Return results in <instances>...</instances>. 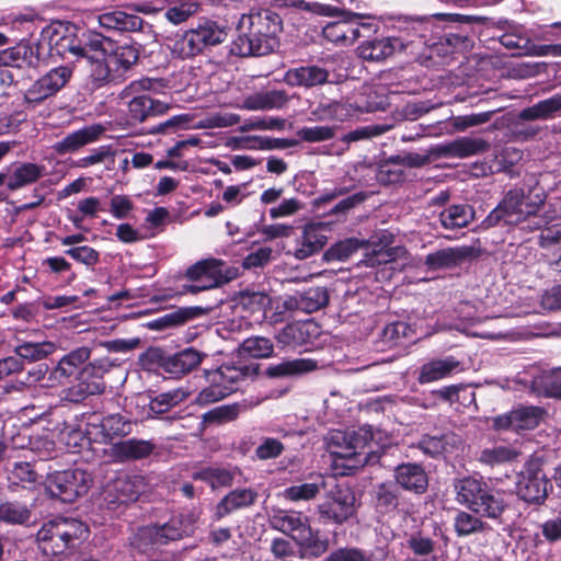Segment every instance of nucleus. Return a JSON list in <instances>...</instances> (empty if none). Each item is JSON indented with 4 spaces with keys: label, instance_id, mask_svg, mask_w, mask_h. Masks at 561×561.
I'll use <instances>...</instances> for the list:
<instances>
[{
    "label": "nucleus",
    "instance_id": "1",
    "mask_svg": "<svg viewBox=\"0 0 561 561\" xmlns=\"http://www.w3.org/2000/svg\"><path fill=\"white\" fill-rule=\"evenodd\" d=\"M92 55L89 56V79L93 88L103 87L122 78L138 60V49L131 44H115L111 39L94 34L92 38Z\"/></svg>",
    "mask_w": 561,
    "mask_h": 561
},
{
    "label": "nucleus",
    "instance_id": "2",
    "mask_svg": "<svg viewBox=\"0 0 561 561\" xmlns=\"http://www.w3.org/2000/svg\"><path fill=\"white\" fill-rule=\"evenodd\" d=\"M542 199L533 201L523 188H512L505 193L497 206L483 219L481 227L490 229L500 225L515 226L527 222L526 229L533 231L547 225L551 218L538 215Z\"/></svg>",
    "mask_w": 561,
    "mask_h": 561
},
{
    "label": "nucleus",
    "instance_id": "3",
    "mask_svg": "<svg viewBox=\"0 0 561 561\" xmlns=\"http://www.w3.org/2000/svg\"><path fill=\"white\" fill-rule=\"evenodd\" d=\"M88 533L87 525L79 519L56 517L43 524L37 541L45 554L66 556L77 549Z\"/></svg>",
    "mask_w": 561,
    "mask_h": 561
},
{
    "label": "nucleus",
    "instance_id": "4",
    "mask_svg": "<svg viewBox=\"0 0 561 561\" xmlns=\"http://www.w3.org/2000/svg\"><path fill=\"white\" fill-rule=\"evenodd\" d=\"M94 34H85L79 37V28L70 22L55 21L42 32V39L47 42L50 53L62 58L72 57L75 61L83 64L89 70L92 55V38Z\"/></svg>",
    "mask_w": 561,
    "mask_h": 561
},
{
    "label": "nucleus",
    "instance_id": "5",
    "mask_svg": "<svg viewBox=\"0 0 561 561\" xmlns=\"http://www.w3.org/2000/svg\"><path fill=\"white\" fill-rule=\"evenodd\" d=\"M270 523L274 529L289 534L306 554L319 557L328 550V540L321 539L319 533L312 530L308 517L301 512L273 510Z\"/></svg>",
    "mask_w": 561,
    "mask_h": 561
},
{
    "label": "nucleus",
    "instance_id": "6",
    "mask_svg": "<svg viewBox=\"0 0 561 561\" xmlns=\"http://www.w3.org/2000/svg\"><path fill=\"white\" fill-rule=\"evenodd\" d=\"M199 519V513L195 510L172 516L162 525H149L138 529L135 545L146 548L149 545H167L193 534Z\"/></svg>",
    "mask_w": 561,
    "mask_h": 561
},
{
    "label": "nucleus",
    "instance_id": "7",
    "mask_svg": "<svg viewBox=\"0 0 561 561\" xmlns=\"http://www.w3.org/2000/svg\"><path fill=\"white\" fill-rule=\"evenodd\" d=\"M373 428L367 425L351 432L333 430L329 432L325 440L331 455L337 458L352 459L373 453ZM364 462H367V456H364Z\"/></svg>",
    "mask_w": 561,
    "mask_h": 561
},
{
    "label": "nucleus",
    "instance_id": "8",
    "mask_svg": "<svg viewBox=\"0 0 561 561\" xmlns=\"http://www.w3.org/2000/svg\"><path fill=\"white\" fill-rule=\"evenodd\" d=\"M91 484V473L78 468L54 472L46 480V489L50 496L65 503H72L87 494Z\"/></svg>",
    "mask_w": 561,
    "mask_h": 561
},
{
    "label": "nucleus",
    "instance_id": "9",
    "mask_svg": "<svg viewBox=\"0 0 561 561\" xmlns=\"http://www.w3.org/2000/svg\"><path fill=\"white\" fill-rule=\"evenodd\" d=\"M549 481L538 459H529L516 481L517 495L527 503H541L548 495Z\"/></svg>",
    "mask_w": 561,
    "mask_h": 561
},
{
    "label": "nucleus",
    "instance_id": "10",
    "mask_svg": "<svg viewBox=\"0 0 561 561\" xmlns=\"http://www.w3.org/2000/svg\"><path fill=\"white\" fill-rule=\"evenodd\" d=\"M222 262L216 259L202 260L186 271V278L191 282L182 285L181 294H197L215 288L221 279Z\"/></svg>",
    "mask_w": 561,
    "mask_h": 561
},
{
    "label": "nucleus",
    "instance_id": "11",
    "mask_svg": "<svg viewBox=\"0 0 561 561\" xmlns=\"http://www.w3.org/2000/svg\"><path fill=\"white\" fill-rule=\"evenodd\" d=\"M72 71L68 67H57L34 81L24 93L28 105L36 106L46 99L55 95L70 80Z\"/></svg>",
    "mask_w": 561,
    "mask_h": 561
},
{
    "label": "nucleus",
    "instance_id": "12",
    "mask_svg": "<svg viewBox=\"0 0 561 561\" xmlns=\"http://www.w3.org/2000/svg\"><path fill=\"white\" fill-rule=\"evenodd\" d=\"M317 510L323 523L341 525L355 513V496L351 491L337 488L325 496Z\"/></svg>",
    "mask_w": 561,
    "mask_h": 561
},
{
    "label": "nucleus",
    "instance_id": "13",
    "mask_svg": "<svg viewBox=\"0 0 561 561\" xmlns=\"http://www.w3.org/2000/svg\"><path fill=\"white\" fill-rule=\"evenodd\" d=\"M90 356L91 350L85 346L78 347L65 355L49 374L50 386H67L79 377L82 378L89 369H83L82 366Z\"/></svg>",
    "mask_w": 561,
    "mask_h": 561
},
{
    "label": "nucleus",
    "instance_id": "14",
    "mask_svg": "<svg viewBox=\"0 0 561 561\" xmlns=\"http://www.w3.org/2000/svg\"><path fill=\"white\" fill-rule=\"evenodd\" d=\"M545 411L539 407H518L508 413L493 419V427L497 431L512 430L519 432L533 430L543 420Z\"/></svg>",
    "mask_w": 561,
    "mask_h": 561
},
{
    "label": "nucleus",
    "instance_id": "15",
    "mask_svg": "<svg viewBox=\"0 0 561 561\" xmlns=\"http://www.w3.org/2000/svg\"><path fill=\"white\" fill-rule=\"evenodd\" d=\"M358 18V14L347 12L343 19L328 23L322 30L324 38L344 46L352 45L359 37V27L365 26L357 22Z\"/></svg>",
    "mask_w": 561,
    "mask_h": 561
},
{
    "label": "nucleus",
    "instance_id": "16",
    "mask_svg": "<svg viewBox=\"0 0 561 561\" xmlns=\"http://www.w3.org/2000/svg\"><path fill=\"white\" fill-rule=\"evenodd\" d=\"M489 147V144L482 138L460 137L453 141L437 145L434 151L440 157L461 159L483 153Z\"/></svg>",
    "mask_w": 561,
    "mask_h": 561
},
{
    "label": "nucleus",
    "instance_id": "17",
    "mask_svg": "<svg viewBox=\"0 0 561 561\" xmlns=\"http://www.w3.org/2000/svg\"><path fill=\"white\" fill-rule=\"evenodd\" d=\"M256 499L257 492L251 488L234 489L218 502L213 518L219 522L236 511L251 506Z\"/></svg>",
    "mask_w": 561,
    "mask_h": 561
},
{
    "label": "nucleus",
    "instance_id": "18",
    "mask_svg": "<svg viewBox=\"0 0 561 561\" xmlns=\"http://www.w3.org/2000/svg\"><path fill=\"white\" fill-rule=\"evenodd\" d=\"M289 98L284 91H262L245 96L241 102H234L231 106L247 111H270L284 107Z\"/></svg>",
    "mask_w": 561,
    "mask_h": 561
},
{
    "label": "nucleus",
    "instance_id": "19",
    "mask_svg": "<svg viewBox=\"0 0 561 561\" xmlns=\"http://www.w3.org/2000/svg\"><path fill=\"white\" fill-rule=\"evenodd\" d=\"M404 47L403 41L399 37H381L362 43L357 51L358 56L365 60L380 61L401 51Z\"/></svg>",
    "mask_w": 561,
    "mask_h": 561
},
{
    "label": "nucleus",
    "instance_id": "20",
    "mask_svg": "<svg viewBox=\"0 0 561 561\" xmlns=\"http://www.w3.org/2000/svg\"><path fill=\"white\" fill-rule=\"evenodd\" d=\"M396 482L404 490L422 494L428 485V478L422 466L407 462L399 465L394 470Z\"/></svg>",
    "mask_w": 561,
    "mask_h": 561
},
{
    "label": "nucleus",
    "instance_id": "21",
    "mask_svg": "<svg viewBox=\"0 0 561 561\" xmlns=\"http://www.w3.org/2000/svg\"><path fill=\"white\" fill-rule=\"evenodd\" d=\"M104 128L101 125H91L68 134L53 145L58 154L75 152L81 147L99 139Z\"/></svg>",
    "mask_w": 561,
    "mask_h": 561
},
{
    "label": "nucleus",
    "instance_id": "22",
    "mask_svg": "<svg viewBox=\"0 0 561 561\" xmlns=\"http://www.w3.org/2000/svg\"><path fill=\"white\" fill-rule=\"evenodd\" d=\"M279 16L271 11L243 15L240 20V31L251 30L254 35L274 37L282 30Z\"/></svg>",
    "mask_w": 561,
    "mask_h": 561
},
{
    "label": "nucleus",
    "instance_id": "23",
    "mask_svg": "<svg viewBox=\"0 0 561 561\" xmlns=\"http://www.w3.org/2000/svg\"><path fill=\"white\" fill-rule=\"evenodd\" d=\"M272 305V298L263 291H244L239 298V309L242 318L253 323H262L266 318V310Z\"/></svg>",
    "mask_w": 561,
    "mask_h": 561
},
{
    "label": "nucleus",
    "instance_id": "24",
    "mask_svg": "<svg viewBox=\"0 0 561 561\" xmlns=\"http://www.w3.org/2000/svg\"><path fill=\"white\" fill-rule=\"evenodd\" d=\"M460 369V362L454 356L434 358L420 368L417 381L421 385L435 382L451 376Z\"/></svg>",
    "mask_w": 561,
    "mask_h": 561
},
{
    "label": "nucleus",
    "instance_id": "25",
    "mask_svg": "<svg viewBox=\"0 0 561 561\" xmlns=\"http://www.w3.org/2000/svg\"><path fill=\"white\" fill-rule=\"evenodd\" d=\"M170 105L148 95L134 96L128 102V114L130 119L142 123L150 117L161 116L168 113Z\"/></svg>",
    "mask_w": 561,
    "mask_h": 561
},
{
    "label": "nucleus",
    "instance_id": "26",
    "mask_svg": "<svg viewBox=\"0 0 561 561\" xmlns=\"http://www.w3.org/2000/svg\"><path fill=\"white\" fill-rule=\"evenodd\" d=\"M327 237L321 224L306 225L298 240L294 255L298 260H305L318 253L325 244Z\"/></svg>",
    "mask_w": 561,
    "mask_h": 561
},
{
    "label": "nucleus",
    "instance_id": "27",
    "mask_svg": "<svg viewBox=\"0 0 561 561\" xmlns=\"http://www.w3.org/2000/svg\"><path fill=\"white\" fill-rule=\"evenodd\" d=\"M489 485L482 478L465 477L457 479L454 483L457 503L471 511Z\"/></svg>",
    "mask_w": 561,
    "mask_h": 561
},
{
    "label": "nucleus",
    "instance_id": "28",
    "mask_svg": "<svg viewBox=\"0 0 561 561\" xmlns=\"http://www.w3.org/2000/svg\"><path fill=\"white\" fill-rule=\"evenodd\" d=\"M506 507L502 492L489 485L471 512L480 517L500 520Z\"/></svg>",
    "mask_w": 561,
    "mask_h": 561
},
{
    "label": "nucleus",
    "instance_id": "29",
    "mask_svg": "<svg viewBox=\"0 0 561 561\" xmlns=\"http://www.w3.org/2000/svg\"><path fill=\"white\" fill-rule=\"evenodd\" d=\"M317 334V325L311 321L293 322L284 327L276 335V341L283 346L306 344Z\"/></svg>",
    "mask_w": 561,
    "mask_h": 561
},
{
    "label": "nucleus",
    "instance_id": "30",
    "mask_svg": "<svg viewBox=\"0 0 561 561\" xmlns=\"http://www.w3.org/2000/svg\"><path fill=\"white\" fill-rule=\"evenodd\" d=\"M206 355L193 347H187L163 359V369L173 375L181 376L196 368Z\"/></svg>",
    "mask_w": 561,
    "mask_h": 561
},
{
    "label": "nucleus",
    "instance_id": "31",
    "mask_svg": "<svg viewBox=\"0 0 561 561\" xmlns=\"http://www.w3.org/2000/svg\"><path fill=\"white\" fill-rule=\"evenodd\" d=\"M329 302V294L324 287H311L302 293L288 297V306L296 307L307 313H311L325 307Z\"/></svg>",
    "mask_w": 561,
    "mask_h": 561
},
{
    "label": "nucleus",
    "instance_id": "32",
    "mask_svg": "<svg viewBox=\"0 0 561 561\" xmlns=\"http://www.w3.org/2000/svg\"><path fill=\"white\" fill-rule=\"evenodd\" d=\"M101 27L108 31L136 32L142 27V19L135 14H128L124 11L104 12L98 16Z\"/></svg>",
    "mask_w": 561,
    "mask_h": 561
},
{
    "label": "nucleus",
    "instance_id": "33",
    "mask_svg": "<svg viewBox=\"0 0 561 561\" xmlns=\"http://www.w3.org/2000/svg\"><path fill=\"white\" fill-rule=\"evenodd\" d=\"M329 72L319 66L293 68L286 71L284 82L289 85L311 88L328 81Z\"/></svg>",
    "mask_w": 561,
    "mask_h": 561
},
{
    "label": "nucleus",
    "instance_id": "34",
    "mask_svg": "<svg viewBox=\"0 0 561 561\" xmlns=\"http://www.w3.org/2000/svg\"><path fill=\"white\" fill-rule=\"evenodd\" d=\"M353 114L352 107L343 102L327 100L320 102L309 113L311 122H344Z\"/></svg>",
    "mask_w": 561,
    "mask_h": 561
},
{
    "label": "nucleus",
    "instance_id": "35",
    "mask_svg": "<svg viewBox=\"0 0 561 561\" xmlns=\"http://www.w3.org/2000/svg\"><path fill=\"white\" fill-rule=\"evenodd\" d=\"M467 255L465 248L449 247L427 254L424 263L428 271L447 270L460 265Z\"/></svg>",
    "mask_w": 561,
    "mask_h": 561
},
{
    "label": "nucleus",
    "instance_id": "36",
    "mask_svg": "<svg viewBox=\"0 0 561 561\" xmlns=\"http://www.w3.org/2000/svg\"><path fill=\"white\" fill-rule=\"evenodd\" d=\"M153 447V444L149 440L131 438L113 444L111 455L117 461L142 459L152 453Z\"/></svg>",
    "mask_w": 561,
    "mask_h": 561
},
{
    "label": "nucleus",
    "instance_id": "37",
    "mask_svg": "<svg viewBox=\"0 0 561 561\" xmlns=\"http://www.w3.org/2000/svg\"><path fill=\"white\" fill-rule=\"evenodd\" d=\"M46 168L33 162L20 163L9 176L7 186L10 191H18L37 182L45 175Z\"/></svg>",
    "mask_w": 561,
    "mask_h": 561
},
{
    "label": "nucleus",
    "instance_id": "38",
    "mask_svg": "<svg viewBox=\"0 0 561 561\" xmlns=\"http://www.w3.org/2000/svg\"><path fill=\"white\" fill-rule=\"evenodd\" d=\"M241 31L236 46L238 47V54L242 56H262L266 55L271 50L270 37L263 35H254L251 30Z\"/></svg>",
    "mask_w": 561,
    "mask_h": 561
},
{
    "label": "nucleus",
    "instance_id": "39",
    "mask_svg": "<svg viewBox=\"0 0 561 561\" xmlns=\"http://www.w3.org/2000/svg\"><path fill=\"white\" fill-rule=\"evenodd\" d=\"M474 211L467 204L450 205L439 214V221L445 229H459L468 226Z\"/></svg>",
    "mask_w": 561,
    "mask_h": 561
},
{
    "label": "nucleus",
    "instance_id": "40",
    "mask_svg": "<svg viewBox=\"0 0 561 561\" xmlns=\"http://www.w3.org/2000/svg\"><path fill=\"white\" fill-rule=\"evenodd\" d=\"M317 368V362L310 358L286 359L278 364L270 365L267 375L271 377L298 376Z\"/></svg>",
    "mask_w": 561,
    "mask_h": 561
},
{
    "label": "nucleus",
    "instance_id": "41",
    "mask_svg": "<svg viewBox=\"0 0 561 561\" xmlns=\"http://www.w3.org/2000/svg\"><path fill=\"white\" fill-rule=\"evenodd\" d=\"M405 546L412 552L413 558H438L436 554L437 542L423 529L409 535L405 540Z\"/></svg>",
    "mask_w": 561,
    "mask_h": 561
},
{
    "label": "nucleus",
    "instance_id": "42",
    "mask_svg": "<svg viewBox=\"0 0 561 561\" xmlns=\"http://www.w3.org/2000/svg\"><path fill=\"white\" fill-rule=\"evenodd\" d=\"M190 394L191 391L178 388L156 396L148 404V416L153 417L168 412L170 409L184 401Z\"/></svg>",
    "mask_w": 561,
    "mask_h": 561
},
{
    "label": "nucleus",
    "instance_id": "43",
    "mask_svg": "<svg viewBox=\"0 0 561 561\" xmlns=\"http://www.w3.org/2000/svg\"><path fill=\"white\" fill-rule=\"evenodd\" d=\"M168 46L174 56L182 59L196 56L203 51L193 28L183 33H176L169 39Z\"/></svg>",
    "mask_w": 561,
    "mask_h": 561
},
{
    "label": "nucleus",
    "instance_id": "44",
    "mask_svg": "<svg viewBox=\"0 0 561 561\" xmlns=\"http://www.w3.org/2000/svg\"><path fill=\"white\" fill-rule=\"evenodd\" d=\"M561 111V93L539 101L533 106L524 108L519 113V118L524 121L548 119Z\"/></svg>",
    "mask_w": 561,
    "mask_h": 561
},
{
    "label": "nucleus",
    "instance_id": "45",
    "mask_svg": "<svg viewBox=\"0 0 561 561\" xmlns=\"http://www.w3.org/2000/svg\"><path fill=\"white\" fill-rule=\"evenodd\" d=\"M107 496H113L108 500L111 503L126 504L137 499L139 491L136 489L135 483L127 476H119L113 480L107 486Z\"/></svg>",
    "mask_w": 561,
    "mask_h": 561
},
{
    "label": "nucleus",
    "instance_id": "46",
    "mask_svg": "<svg viewBox=\"0 0 561 561\" xmlns=\"http://www.w3.org/2000/svg\"><path fill=\"white\" fill-rule=\"evenodd\" d=\"M520 451L512 446L497 445L481 450L479 461L490 467L501 466L515 461Z\"/></svg>",
    "mask_w": 561,
    "mask_h": 561
},
{
    "label": "nucleus",
    "instance_id": "47",
    "mask_svg": "<svg viewBox=\"0 0 561 561\" xmlns=\"http://www.w3.org/2000/svg\"><path fill=\"white\" fill-rule=\"evenodd\" d=\"M103 440L114 437L126 436L131 432V423L128 419L121 414H110L100 423Z\"/></svg>",
    "mask_w": 561,
    "mask_h": 561
},
{
    "label": "nucleus",
    "instance_id": "48",
    "mask_svg": "<svg viewBox=\"0 0 561 561\" xmlns=\"http://www.w3.org/2000/svg\"><path fill=\"white\" fill-rule=\"evenodd\" d=\"M325 486L324 478L319 476L313 482L288 486L284 490L285 499L289 501H310Z\"/></svg>",
    "mask_w": 561,
    "mask_h": 561
},
{
    "label": "nucleus",
    "instance_id": "49",
    "mask_svg": "<svg viewBox=\"0 0 561 561\" xmlns=\"http://www.w3.org/2000/svg\"><path fill=\"white\" fill-rule=\"evenodd\" d=\"M34 49L28 43H20L14 47L4 49L1 53V61L13 68H22L33 62Z\"/></svg>",
    "mask_w": 561,
    "mask_h": 561
},
{
    "label": "nucleus",
    "instance_id": "50",
    "mask_svg": "<svg viewBox=\"0 0 561 561\" xmlns=\"http://www.w3.org/2000/svg\"><path fill=\"white\" fill-rule=\"evenodd\" d=\"M454 527L459 537H467L484 531L488 528V524L479 515L460 511L455 516Z\"/></svg>",
    "mask_w": 561,
    "mask_h": 561
},
{
    "label": "nucleus",
    "instance_id": "51",
    "mask_svg": "<svg viewBox=\"0 0 561 561\" xmlns=\"http://www.w3.org/2000/svg\"><path fill=\"white\" fill-rule=\"evenodd\" d=\"M193 31L198 38L202 50L207 46L220 44L226 38L225 30L214 21H204Z\"/></svg>",
    "mask_w": 561,
    "mask_h": 561
},
{
    "label": "nucleus",
    "instance_id": "52",
    "mask_svg": "<svg viewBox=\"0 0 561 561\" xmlns=\"http://www.w3.org/2000/svg\"><path fill=\"white\" fill-rule=\"evenodd\" d=\"M56 346L51 342H23L15 347V353L30 362L41 360L53 354Z\"/></svg>",
    "mask_w": 561,
    "mask_h": 561
},
{
    "label": "nucleus",
    "instance_id": "53",
    "mask_svg": "<svg viewBox=\"0 0 561 561\" xmlns=\"http://www.w3.org/2000/svg\"><path fill=\"white\" fill-rule=\"evenodd\" d=\"M241 352L253 358H268L274 353L273 342L265 336L253 335L241 344Z\"/></svg>",
    "mask_w": 561,
    "mask_h": 561
},
{
    "label": "nucleus",
    "instance_id": "54",
    "mask_svg": "<svg viewBox=\"0 0 561 561\" xmlns=\"http://www.w3.org/2000/svg\"><path fill=\"white\" fill-rule=\"evenodd\" d=\"M375 502L379 512L389 513L398 506V489L391 482H383L375 489Z\"/></svg>",
    "mask_w": 561,
    "mask_h": 561
},
{
    "label": "nucleus",
    "instance_id": "55",
    "mask_svg": "<svg viewBox=\"0 0 561 561\" xmlns=\"http://www.w3.org/2000/svg\"><path fill=\"white\" fill-rule=\"evenodd\" d=\"M195 312L193 309L184 308L176 311L167 313L158 319L148 322L147 327L151 330L161 331L167 328H173L184 324L186 321L193 319Z\"/></svg>",
    "mask_w": 561,
    "mask_h": 561
},
{
    "label": "nucleus",
    "instance_id": "56",
    "mask_svg": "<svg viewBox=\"0 0 561 561\" xmlns=\"http://www.w3.org/2000/svg\"><path fill=\"white\" fill-rule=\"evenodd\" d=\"M194 478L207 482L213 489L230 485L233 473L225 468H205L194 473Z\"/></svg>",
    "mask_w": 561,
    "mask_h": 561
},
{
    "label": "nucleus",
    "instance_id": "57",
    "mask_svg": "<svg viewBox=\"0 0 561 561\" xmlns=\"http://www.w3.org/2000/svg\"><path fill=\"white\" fill-rule=\"evenodd\" d=\"M248 373L247 367H236L224 365L219 369L207 373L208 381H219L222 385L232 386L236 388V383L243 379Z\"/></svg>",
    "mask_w": 561,
    "mask_h": 561
},
{
    "label": "nucleus",
    "instance_id": "58",
    "mask_svg": "<svg viewBox=\"0 0 561 561\" xmlns=\"http://www.w3.org/2000/svg\"><path fill=\"white\" fill-rule=\"evenodd\" d=\"M31 517L30 510L18 502L0 501V520L9 524H23Z\"/></svg>",
    "mask_w": 561,
    "mask_h": 561
},
{
    "label": "nucleus",
    "instance_id": "59",
    "mask_svg": "<svg viewBox=\"0 0 561 561\" xmlns=\"http://www.w3.org/2000/svg\"><path fill=\"white\" fill-rule=\"evenodd\" d=\"M209 386L201 390L195 399L199 405H207L220 401L234 391L232 386L222 385L219 381H209Z\"/></svg>",
    "mask_w": 561,
    "mask_h": 561
},
{
    "label": "nucleus",
    "instance_id": "60",
    "mask_svg": "<svg viewBox=\"0 0 561 561\" xmlns=\"http://www.w3.org/2000/svg\"><path fill=\"white\" fill-rule=\"evenodd\" d=\"M240 412L239 404H227L211 409L203 415L205 423H227L233 421Z\"/></svg>",
    "mask_w": 561,
    "mask_h": 561
},
{
    "label": "nucleus",
    "instance_id": "61",
    "mask_svg": "<svg viewBox=\"0 0 561 561\" xmlns=\"http://www.w3.org/2000/svg\"><path fill=\"white\" fill-rule=\"evenodd\" d=\"M534 385L543 387L548 397L561 398V367L536 378Z\"/></svg>",
    "mask_w": 561,
    "mask_h": 561
},
{
    "label": "nucleus",
    "instance_id": "62",
    "mask_svg": "<svg viewBox=\"0 0 561 561\" xmlns=\"http://www.w3.org/2000/svg\"><path fill=\"white\" fill-rule=\"evenodd\" d=\"M65 254L87 267H93L100 261V253L89 245L71 247Z\"/></svg>",
    "mask_w": 561,
    "mask_h": 561
},
{
    "label": "nucleus",
    "instance_id": "63",
    "mask_svg": "<svg viewBox=\"0 0 561 561\" xmlns=\"http://www.w3.org/2000/svg\"><path fill=\"white\" fill-rule=\"evenodd\" d=\"M297 135L304 141L320 142L332 139L335 136V128L331 126L302 127Z\"/></svg>",
    "mask_w": 561,
    "mask_h": 561
},
{
    "label": "nucleus",
    "instance_id": "64",
    "mask_svg": "<svg viewBox=\"0 0 561 561\" xmlns=\"http://www.w3.org/2000/svg\"><path fill=\"white\" fill-rule=\"evenodd\" d=\"M365 245V241L359 240L357 238H347L342 241L335 243L331 250L330 254L339 260L345 261L347 260L355 251Z\"/></svg>",
    "mask_w": 561,
    "mask_h": 561
}]
</instances>
